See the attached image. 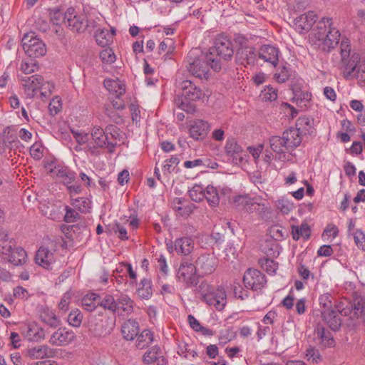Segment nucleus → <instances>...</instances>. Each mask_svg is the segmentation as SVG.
I'll list each match as a JSON object with an SVG mask.
<instances>
[{"instance_id":"obj_1","label":"nucleus","mask_w":365,"mask_h":365,"mask_svg":"<svg viewBox=\"0 0 365 365\" xmlns=\"http://www.w3.org/2000/svg\"><path fill=\"white\" fill-rule=\"evenodd\" d=\"M315 43L324 51L329 52L338 44L340 38L339 30L334 26L332 18L324 17L313 31Z\"/></svg>"},{"instance_id":"obj_2","label":"nucleus","mask_w":365,"mask_h":365,"mask_svg":"<svg viewBox=\"0 0 365 365\" xmlns=\"http://www.w3.org/2000/svg\"><path fill=\"white\" fill-rule=\"evenodd\" d=\"M234 54V49L231 41L224 36H219L215 38V45L206 54V58L211 61L212 69L219 71L221 69V60L229 61Z\"/></svg>"},{"instance_id":"obj_3","label":"nucleus","mask_w":365,"mask_h":365,"mask_svg":"<svg viewBox=\"0 0 365 365\" xmlns=\"http://www.w3.org/2000/svg\"><path fill=\"white\" fill-rule=\"evenodd\" d=\"M21 83L24 93L27 98H33L39 92L41 96L50 95L54 88V86L50 81H45L42 76L35 74L31 76H18Z\"/></svg>"},{"instance_id":"obj_4","label":"nucleus","mask_w":365,"mask_h":365,"mask_svg":"<svg viewBox=\"0 0 365 365\" xmlns=\"http://www.w3.org/2000/svg\"><path fill=\"white\" fill-rule=\"evenodd\" d=\"M341 61L339 62V68L342 71L345 78H353L356 71L357 70L362 59H361L359 53H352L351 51L349 41L342 40L340 44Z\"/></svg>"},{"instance_id":"obj_5","label":"nucleus","mask_w":365,"mask_h":365,"mask_svg":"<svg viewBox=\"0 0 365 365\" xmlns=\"http://www.w3.org/2000/svg\"><path fill=\"white\" fill-rule=\"evenodd\" d=\"M26 259V251L21 247H16L14 240L0 245V259L3 262L19 266L24 264Z\"/></svg>"},{"instance_id":"obj_6","label":"nucleus","mask_w":365,"mask_h":365,"mask_svg":"<svg viewBox=\"0 0 365 365\" xmlns=\"http://www.w3.org/2000/svg\"><path fill=\"white\" fill-rule=\"evenodd\" d=\"M188 64L187 68L189 73L200 79H207L209 77V68H212V62L208 61L206 55L201 57H195L192 51L188 53Z\"/></svg>"},{"instance_id":"obj_7","label":"nucleus","mask_w":365,"mask_h":365,"mask_svg":"<svg viewBox=\"0 0 365 365\" xmlns=\"http://www.w3.org/2000/svg\"><path fill=\"white\" fill-rule=\"evenodd\" d=\"M90 138L88 152L92 155H96L99 148H108L111 152L116 145L100 127L93 128Z\"/></svg>"},{"instance_id":"obj_8","label":"nucleus","mask_w":365,"mask_h":365,"mask_svg":"<svg viewBox=\"0 0 365 365\" xmlns=\"http://www.w3.org/2000/svg\"><path fill=\"white\" fill-rule=\"evenodd\" d=\"M21 43L25 53L31 58L43 56L46 53V44L34 33L26 34Z\"/></svg>"},{"instance_id":"obj_9","label":"nucleus","mask_w":365,"mask_h":365,"mask_svg":"<svg viewBox=\"0 0 365 365\" xmlns=\"http://www.w3.org/2000/svg\"><path fill=\"white\" fill-rule=\"evenodd\" d=\"M337 312L342 316H349L352 319H361L365 322V298H361L356 303L344 299L336 304Z\"/></svg>"},{"instance_id":"obj_10","label":"nucleus","mask_w":365,"mask_h":365,"mask_svg":"<svg viewBox=\"0 0 365 365\" xmlns=\"http://www.w3.org/2000/svg\"><path fill=\"white\" fill-rule=\"evenodd\" d=\"M243 282L247 288L257 291L264 287L267 280L264 274L259 270L248 269L244 274Z\"/></svg>"},{"instance_id":"obj_11","label":"nucleus","mask_w":365,"mask_h":365,"mask_svg":"<svg viewBox=\"0 0 365 365\" xmlns=\"http://www.w3.org/2000/svg\"><path fill=\"white\" fill-rule=\"evenodd\" d=\"M46 168L53 178L59 179L65 185L71 184L76 178L75 173L68 167L51 163L48 164Z\"/></svg>"},{"instance_id":"obj_12","label":"nucleus","mask_w":365,"mask_h":365,"mask_svg":"<svg viewBox=\"0 0 365 365\" xmlns=\"http://www.w3.org/2000/svg\"><path fill=\"white\" fill-rule=\"evenodd\" d=\"M241 38L242 41H240L241 45L237 52V61L239 63L245 66H252L256 62L258 54L254 47L243 45V41L245 42L247 40L244 37H242Z\"/></svg>"},{"instance_id":"obj_13","label":"nucleus","mask_w":365,"mask_h":365,"mask_svg":"<svg viewBox=\"0 0 365 365\" xmlns=\"http://www.w3.org/2000/svg\"><path fill=\"white\" fill-rule=\"evenodd\" d=\"M217 265V258L212 254L201 255L195 262L196 271L199 274H210Z\"/></svg>"},{"instance_id":"obj_14","label":"nucleus","mask_w":365,"mask_h":365,"mask_svg":"<svg viewBox=\"0 0 365 365\" xmlns=\"http://www.w3.org/2000/svg\"><path fill=\"white\" fill-rule=\"evenodd\" d=\"M85 16L78 14L74 8L69 7L66 11L65 26L73 32L80 33L84 31Z\"/></svg>"},{"instance_id":"obj_15","label":"nucleus","mask_w":365,"mask_h":365,"mask_svg":"<svg viewBox=\"0 0 365 365\" xmlns=\"http://www.w3.org/2000/svg\"><path fill=\"white\" fill-rule=\"evenodd\" d=\"M196 267L194 264L182 262L178 269L177 277L188 286L197 284Z\"/></svg>"},{"instance_id":"obj_16","label":"nucleus","mask_w":365,"mask_h":365,"mask_svg":"<svg viewBox=\"0 0 365 365\" xmlns=\"http://www.w3.org/2000/svg\"><path fill=\"white\" fill-rule=\"evenodd\" d=\"M317 19V16L314 11L304 13L294 19V29L300 34L307 33L312 28Z\"/></svg>"},{"instance_id":"obj_17","label":"nucleus","mask_w":365,"mask_h":365,"mask_svg":"<svg viewBox=\"0 0 365 365\" xmlns=\"http://www.w3.org/2000/svg\"><path fill=\"white\" fill-rule=\"evenodd\" d=\"M207 305L221 311L227 304L226 292L222 287L213 289V290L203 300Z\"/></svg>"},{"instance_id":"obj_18","label":"nucleus","mask_w":365,"mask_h":365,"mask_svg":"<svg viewBox=\"0 0 365 365\" xmlns=\"http://www.w3.org/2000/svg\"><path fill=\"white\" fill-rule=\"evenodd\" d=\"M115 312L120 316H128L134 312L135 302L127 294L120 293L116 296Z\"/></svg>"},{"instance_id":"obj_19","label":"nucleus","mask_w":365,"mask_h":365,"mask_svg":"<svg viewBox=\"0 0 365 365\" xmlns=\"http://www.w3.org/2000/svg\"><path fill=\"white\" fill-rule=\"evenodd\" d=\"M257 54L259 59L269 63L274 67L277 66L279 54L278 48L269 44L262 45L259 48Z\"/></svg>"},{"instance_id":"obj_20","label":"nucleus","mask_w":365,"mask_h":365,"mask_svg":"<svg viewBox=\"0 0 365 365\" xmlns=\"http://www.w3.org/2000/svg\"><path fill=\"white\" fill-rule=\"evenodd\" d=\"M269 146L275 153V158L280 160L287 159L286 154L289 151L284 136L273 135L269 139Z\"/></svg>"},{"instance_id":"obj_21","label":"nucleus","mask_w":365,"mask_h":365,"mask_svg":"<svg viewBox=\"0 0 365 365\" xmlns=\"http://www.w3.org/2000/svg\"><path fill=\"white\" fill-rule=\"evenodd\" d=\"M193 247V240L190 237H184L176 239L173 246L168 247V249L170 252L175 250L178 255H187L192 252Z\"/></svg>"},{"instance_id":"obj_22","label":"nucleus","mask_w":365,"mask_h":365,"mask_svg":"<svg viewBox=\"0 0 365 365\" xmlns=\"http://www.w3.org/2000/svg\"><path fill=\"white\" fill-rule=\"evenodd\" d=\"M35 261L45 269H51V265L55 262L54 251L41 247L36 254Z\"/></svg>"},{"instance_id":"obj_23","label":"nucleus","mask_w":365,"mask_h":365,"mask_svg":"<svg viewBox=\"0 0 365 365\" xmlns=\"http://www.w3.org/2000/svg\"><path fill=\"white\" fill-rule=\"evenodd\" d=\"M74 334L66 329H58L51 335L49 342L54 346H64L74 339Z\"/></svg>"},{"instance_id":"obj_24","label":"nucleus","mask_w":365,"mask_h":365,"mask_svg":"<svg viewBox=\"0 0 365 365\" xmlns=\"http://www.w3.org/2000/svg\"><path fill=\"white\" fill-rule=\"evenodd\" d=\"M209 130L210 125L207 122L202 120H197L190 125L189 132L191 138L198 140L204 139Z\"/></svg>"},{"instance_id":"obj_25","label":"nucleus","mask_w":365,"mask_h":365,"mask_svg":"<svg viewBox=\"0 0 365 365\" xmlns=\"http://www.w3.org/2000/svg\"><path fill=\"white\" fill-rule=\"evenodd\" d=\"M56 354V350L47 345L34 346L28 350V355L32 359L51 358L53 357Z\"/></svg>"},{"instance_id":"obj_26","label":"nucleus","mask_w":365,"mask_h":365,"mask_svg":"<svg viewBox=\"0 0 365 365\" xmlns=\"http://www.w3.org/2000/svg\"><path fill=\"white\" fill-rule=\"evenodd\" d=\"M139 332L138 322L133 319L125 321L121 326V334L125 340L132 341Z\"/></svg>"},{"instance_id":"obj_27","label":"nucleus","mask_w":365,"mask_h":365,"mask_svg":"<svg viewBox=\"0 0 365 365\" xmlns=\"http://www.w3.org/2000/svg\"><path fill=\"white\" fill-rule=\"evenodd\" d=\"M283 136L289 151L298 147L302 143V134L294 128H291L284 131Z\"/></svg>"},{"instance_id":"obj_28","label":"nucleus","mask_w":365,"mask_h":365,"mask_svg":"<svg viewBox=\"0 0 365 365\" xmlns=\"http://www.w3.org/2000/svg\"><path fill=\"white\" fill-rule=\"evenodd\" d=\"M314 334L319 340V343L322 346L325 347H332L335 345L333 335L323 326L318 324L314 329Z\"/></svg>"},{"instance_id":"obj_29","label":"nucleus","mask_w":365,"mask_h":365,"mask_svg":"<svg viewBox=\"0 0 365 365\" xmlns=\"http://www.w3.org/2000/svg\"><path fill=\"white\" fill-rule=\"evenodd\" d=\"M322 317L329 327L336 331L339 329L341 325V320L337 312L334 309L329 311H321Z\"/></svg>"},{"instance_id":"obj_30","label":"nucleus","mask_w":365,"mask_h":365,"mask_svg":"<svg viewBox=\"0 0 365 365\" xmlns=\"http://www.w3.org/2000/svg\"><path fill=\"white\" fill-rule=\"evenodd\" d=\"M106 90L112 95L122 96L125 93V85L119 79H105L103 82Z\"/></svg>"},{"instance_id":"obj_31","label":"nucleus","mask_w":365,"mask_h":365,"mask_svg":"<svg viewBox=\"0 0 365 365\" xmlns=\"http://www.w3.org/2000/svg\"><path fill=\"white\" fill-rule=\"evenodd\" d=\"M24 334L29 341H38L45 336L43 329L35 323L28 324L25 327Z\"/></svg>"},{"instance_id":"obj_32","label":"nucleus","mask_w":365,"mask_h":365,"mask_svg":"<svg viewBox=\"0 0 365 365\" xmlns=\"http://www.w3.org/2000/svg\"><path fill=\"white\" fill-rule=\"evenodd\" d=\"M260 249L269 257H276L279 255V245L272 239H267L260 244Z\"/></svg>"},{"instance_id":"obj_33","label":"nucleus","mask_w":365,"mask_h":365,"mask_svg":"<svg viewBox=\"0 0 365 365\" xmlns=\"http://www.w3.org/2000/svg\"><path fill=\"white\" fill-rule=\"evenodd\" d=\"M314 127V120L309 116H300L296 122L295 129L300 131L302 135L312 133Z\"/></svg>"},{"instance_id":"obj_34","label":"nucleus","mask_w":365,"mask_h":365,"mask_svg":"<svg viewBox=\"0 0 365 365\" xmlns=\"http://www.w3.org/2000/svg\"><path fill=\"white\" fill-rule=\"evenodd\" d=\"M99 294L91 292L86 294L81 300L82 307L88 311L92 312L98 306Z\"/></svg>"},{"instance_id":"obj_35","label":"nucleus","mask_w":365,"mask_h":365,"mask_svg":"<svg viewBox=\"0 0 365 365\" xmlns=\"http://www.w3.org/2000/svg\"><path fill=\"white\" fill-rule=\"evenodd\" d=\"M41 212L43 215L53 220H58L61 218V206L49 204L41 207Z\"/></svg>"},{"instance_id":"obj_36","label":"nucleus","mask_w":365,"mask_h":365,"mask_svg":"<svg viewBox=\"0 0 365 365\" xmlns=\"http://www.w3.org/2000/svg\"><path fill=\"white\" fill-rule=\"evenodd\" d=\"M154 340L153 334L149 329H144L138 335L136 346L143 349L150 345Z\"/></svg>"},{"instance_id":"obj_37","label":"nucleus","mask_w":365,"mask_h":365,"mask_svg":"<svg viewBox=\"0 0 365 365\" xmlns=\"http://www.w3.org/2000/svg\"><path fill=\"white\" fill-rule=\"evenodd\" d=\"M93 331L96 336H106L111 333L113 328L108 327V319H101L95 324L91 325Z\"/></svg>"},{"instance_id":"obj_38","label":"nucleus","mask_w":365,"mask_h":365,"mask_svg":"<svg viewBox=\"0 0 365 365\" xmlns=\"http://www.w3.org/2000/svg\"><path fill=\"white\" fill-rule=\"evenodd\" d=\"M291 76V68L289 65H279L274 74V78L279 83L286 82Z\"/></svg>"},{"instance_id":"obj_39","label":"nucleus","mask_w":365,"mask_h":365,"mask_svg":"<svg viewBox=\"0 0 365 365\" xmlns=\"http://www.w3.org/2000/svg\"><path fill=\"white\" fill-rule=\"evenodd\" d=\"M205 197L210 205L215 207L220 202V195L217 189L212 186L208 185L205 188Z\"/></svg>"},{"instance_id":"obj_40","label":"nucleus","mask_w":365,"mask_h":365,"mask_svg":"<svg viewBox=\"0 0 365 365\" xmlns=\"http://www.w3.org/2000/svg\"><path fill=\"white\" fill-rule=\"evenodd\" d=\"M187 322L190 327L196 332H200L204 336H212L213 331L203 326H202L200 322L192 314L187 316Z\"/></svg>"},{"instance_id":"obj_41","label":"nucleus","mask_w":365,"mask_h":365,"mask_svg":"<svg viewBox=\"0 0 365 365\" xmlns=\"http://www.w3.org/2000/svg\"><path fill=\"white\" fill-rule=\"evenodd\" d=\"M138 296L142 299H148L153 295L152 283L150 279H143L140 283V287L137 290Z\"/></svg>"},{"instance_id":"obj_42","label":"nucleus","mask_w":365,"mask_h":365,"mask_svg":"<svg viewBox=\"0 0 365 365\" xmlns=\"http://www.w3.org/2000/svg\"><path fill=\"white\" fill-rule=\"evenodd\" d=\"M310 235V227L307 223H302L300 226L292 227V235L294 240H298L300 237L308 239Z\"/></svg>"},{"instance_id":"obj_43","label":"nucleus","mask_w":365,"mask_h":365,"mask_svg":"<svg viewBox=\"0 0 365 365\" xmlns=\"http://www.w3.org/2000/svg\"><path fill=\"white\" fill-rule=\"evenodd\" d=\"M114 35L115 31L113 29H112L111 32H110L108 29H102L98 31L95 36L97 43L101 46H105L108 45L110 41H112Z\"/></svg>"},{"instance_id":"obj_44","label":"nucleus","mask_w":365,"mask_h":365,"mask_svg":"<svg viewBox=\"0 0 365 365\" xmlns=\"http://www.w3.org/2000/svg\"><path fill=\"white\" fill-rule=\"evenodd\" d=\"M225 150L228 155L237 158L238 156L242 159L241 153L243 150L242 148L234 140H229L225 145Z\"/></svg>"},{"instance_id":"obj_45","label":"nucleus","mask_w":365,"mask_h":365,"mask_svg":"<svg viewBox=\"0 0 365 365\" xmlns=\"http://www.w3.org/2000/svg\"><path fill=\"white\" fill-rule=\"evenodd\" d=\"M237 206H242V208L247 212H252L255 209L256 203L253 202L252 199L247 196L240 195L235 199Z\"/></svg>"},{"instance_id":"obj_46","label":"nucleus","mask_w":365,"mask_h":365,"mask_svg":"<svg viewBox=\"0 0 365 365\" xmlns=\"http://www.w3.org/2000/svg\"><path fill=\"white\" fill-rule=\"evenodd\" d=\"M116 298L111 294H106L103 299L99 296L98 306L104 309H108L113 313H115Z\"/></svg>"},{"instance_id":"obj_47","label":"nucleus","mask_w":365,"mask_h":365,"mask_svg":"<svg viewBox=\"0 0 365 365\" xmlns=\"http://www.w3.org/2000/svg\"><path fill=\"white\" fill-rule=\"evenodd\" d=\"M39 68L37 61L33 58L22 61L20 70L22 71L23 76H26L37 71Z\"/></svg>"},{"instance_id":"obj_48","label":"nucleus","mask_w":365,"mask_h":365,"mask_svg":"<svg viewBox=\"0 0 365 365\" xmlns=\"http://www.w3.org/2000/svg\"><path fill=\"white\" fill-rule=\"evenodd\" d=\"M41 318L43 322L47 324L51 327L56 328L60 324V321L58 319L55 314L48 309L44 310L41 314Z\"/></svg>"},{"instance_id":"obj_49","label":"nucleus","mask_w":365,"mask_h":365,"mask_svg":"<svg viewBox=\"0 0 365 365\" xmlns=\"http://www.w3.org/2000/svg\"><path fill=\"white\" fill-rule=\"evenodd\" d=\"M205 96L204 91L194 85L190 90L186 91L184 97L187 100L195 101L203 98Z\"/></svg>"},{"instance_id":"obj_50","label":"nucleus","mask_w":365,"mask_h":365,"mask_svg":"<svg viewBox=\"0 0 365 365\" xmlns=\"http://www.w3.org/2000/svg\"><path fill=\"white\" fill-rule=\"evenodd\" d=\"M205 195V188L200 185L196 184L189 190V195L195 202L202 201Z\"/></svg>"},{"instance_id":"obj_51","label":"nucleus","mask_w":365,"mask_h":365,"mask_svg":"<svg viewBox=\"0 0 365 365\" xmlns=\"http://www.w3.org/2000/svg\"><path fill=\"white\" fill-rule=\"evenodd\" d=\"M259 263L261 267L269 274H274L278 267L277 263L269 258L259 259Z\"/></svg>"},{"instance_id":"obj_52","label":"nucleus","mask_w":365,"mask_h":365,"mask_svg":"<svg viewBox=\"0 0 365 365\" xmlns=\"http://www.w3.org/2000/svg\"><path fill=\"white\" fill-rule=\"evenodd\" d=\"M321 311H329L333 309L332 297L329 293L322 294L319 298Z\"/></svg>"},{"instance_id":"obj_53","label":"nucleus","mask_w":365,"mask_h":365,"mask_svg":"<svg viewBox=\"0 0 365 365\" xmlns=\"http://www.w3.org/2000/svg\"><path fill=\"white\" fill-rule=\"evenodd\" d=\"M82 319L83 315L78 309L71 311L68 317V322L75 327H78L81 325Z\"/></svg>"},{"instance_id":"obj_54","label":"nucleus","mask_w":365,"mask_h":365,"mask_svg":"<svg viewBox=\"0 0 365 365\" xmlns=\"http://www.w3.org/2000/svg\"><path fill=\"white\" fill-rule=\"evenodd\" d=\"M160 349L154 346L149 351H146L143 355V361L147 364L155 362L159 358Z\"/></svg>"},{"instance_id":"obj_55","label":"nucleus","mask_w":365,"mask_h":365,"mask_svg":"<svg viewBox=\"0 0 365 365\" xmlns=\"http://www.w3.org/2000/svg\"><path fill=\"white\" fill-rule=\"evenodd\" d=\"M50 18L52 23L55 25H65L66 12L63 13L60 10H53L50 12Z\"/></svg>"},{"instance_id":"obj_56","label":"nucleus","mask_w":365,"mask_h":365,"mask_svg":"<svg viewBox=\"0 0 365 365\" xmlns=\"http://www.w3.org/2000/svg\"><path fill=\"white\" fill-rule=\"evenodd\" d=\"M356 78L358 80L359 84L361 86H365V58L362 59L357 70L353 76V78Z\"/></svg>"},{"instance_id":"obj_57","label":"nucleus","mask_w":365,"mask_h":365,"mask_svg":"<svg viewBox=\"0 0 365 365\" xmlns=\"http://www.w3.org/2000/svg\"><path fill=\"white\" fill-rule=\"evenodd\" d=\"M260 97L264 101H274L277 98V91L272 86H267L262 91Z\"/></svg>"},{"instance_id":"obj_58","label":"nucleus","mask_w":365,"mask_h":365,"mask_svg":"<svg viewBox=\"0 0 365 365\" xmlns=\"http://www.w3.org/2000/svg\"><path fill=\"white\" fill-rule=\"evenodd\" d=\"M213 289L207 282L203 281L197 286L196 291L203 301Z\"/></svg>"},{"instance_id":"obj_59","label":"nucleus","mask_w":365,"mask_h":365,"mask_svg":"<svg viewBox=\"0 0 365 365\" xmlns=\"http://www.w3.org/2000/svg\"><path fill=\"white\" fill-rule=\"evenodd\" d=\"M100 58L106 63H113L116 58L113 51L110 48L103 49L100 53Z\"/></svg>"},{"instance_id":"obj_60","label":"nucleus","mask_w":365,"mask_h":365,"mask_svg":"<svg viewBox=\"0 0 365 365\" xmlns=\"http://www.w3.org/2000/svg\"><path fill=\"white\" fill-rule=\"evenodd\" d=\"M74 137L78 144L85 145L83 149L85 151L88 152V143L91 140L90 136L88 133H74Z\"/></svg>"},{"instance_id":"obj_61","label":"nucleus","mask_w":365,"mask_h":365,"mask_svg":"<svg viewBox=\"0 0 365 365\" xmlns=\"http://www.w3.org/2000/svg\"><path fill=\"white\" fill-rule=\"evenodd\" d=\"M75 207H76L80 212H85L88 209V202L87 199L84 197H72V203Z\"/></svg>"},{"instance_id":"obj_62","label":"nucleus","mask_w":365,"mask_h":365,"mask_svg":"<svg viewBox=\"0 0 365 365\" xmlns=\"http://www.w3.org/2000/svg\"><path fill=\"white\" fill-rule=\"evenodd\" d=\"M180 159L177 156H172L170 158L165 161L163 170L164 173H170L179 164Z\"/></svg>"},{"instance_id":"obj_63","label":"nucleus","mask_w":365,"mask_h":365,"mask_svg":"<svg viewBox=\"0 0 365 365\" xmlns=\"http://www.w3.org/2000/svg\"><path fill=\"white\" fill-rule=\"evenodd\" d=\"M66 214L64 215V221L67 223H71L76 221L79 217L78 213L73 209L66 205L65 206Z\"/></svg>"},{"instance_id":"obj_64","label":"nucleus","mask_w":365,"mask_h":365,"mask_svg":"<svg viewBox=\"0 0 365 365\" xmlns=\"http://www.w3.org/2000/svg\"><path fill=\"white\" fill-rule=\"evenodd\" d=\"M354 240L359 249L365 250V235L361 230H356L354 234Z\"/></svg>"}]
</instances>
